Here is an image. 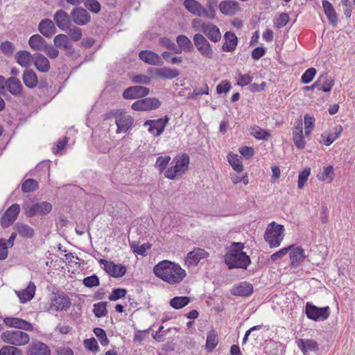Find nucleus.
I'll use <instances>...</instances> for the list:
<instances>
[{"label":"nucleus","instance_id":"obj_20","mask_svg":"<svg viewBox=\"0 0 355 355\" xmlns=\"http://www.w3.org/2000/svg\"><path fill=\"white\" fill-rule=\"evenodd\" d=\"M3 322L6 326L18 329L17 330H33V325L31 323L19 318L6 317L4 318Z\"/></svg>","mask_w":355,"mask_h":355},{"label":"nucleus","instance_id":"obj_59","mask_svg":"<svg viewBox=\"0 0 355 355\" xmlns=\"http://www.w3.org/2000/svg\"><path fill=\"white\" fill-rule=\"evenodd\" d=\"M132 81L134 83L141 85H148L151 82V78L144 74H137L132 77Z\"/></svg>","mask_w":355,"mask_h":355},{"label":"nucleus","instance_id":"obj_3","mask_svg":"<svg viewBox=\"0 0 355 355\" xmlns=\"http://www.w3.org/2000/svg\"><path fill=\"white\" fill-rule=\"evenodd\" d=\"M1 340L16 347L24 346L30 341L29 335L20 330H7L1 334Z\"/></svg>","mask_w":355,"mask_h":355},{"label":"nucleus","instance_id":"obj_19","mask_svg":"<svg viewBox=\"0 0 355 355\" xmlns=\"http://www.w3.org/2000/svg\"><path fill=\"white\" fill-rule=\"evenodd\" d=\"M209 257V252L205 250L195 248L192 251L189 252L186 258V263L188 266H196L200 260L206 259Z\"/></svg>","mask_w":355,"mask_h":355},{"label":"nucleus","instance_id":"obj_56","mask_svg":"<svg viewBox=\"0 0 355 355\" xmlns=\"http://www.w3.org/2000/svg\"><path fill=\"white\" fill-rule=\"evenodd\" d=\"M311 169L309 168H305L300 173L298 176L297 187L299 189H302L310 175Z\"/></svg>","mask_w":355,"mask_h":355},{"label":"nucleus","instance_id":"obj_39","mask_svg":"<svg viewBox=\"0 0 355 355\" xmlns=\"http://www.w3.org/2000/svg\"><path fill=\"white\" fill-rule=\"evenodd\" d=\"M15 229L20 236L26 239H31L35 235V230L28 225L23 223H17Z\"/></svg>","mask_w":355,"mask_h":355},{"label":"nucleus","instance_id":"obj_6","mask_svg":"<svg viewBox=\"0 0 355 355\" xmlns=\"http://www.w3.org/2000/svg\"><path fill=\"white\" fill-rule=\"evenodd\" d=\"M71 304V300L67 295L63 293H53L51 295L50 302L46 304L44 309L50 313L67 311Z\"/></svg>","mask_w":355,"mask_h":355},{"label":"nucleus","instance_id":"obj_23","mask_svg":"<svg viewBox=\"0 0 355 355\" xmlns=\"http://www.w3.org/2000/svg\"><path fill=\"white\" fill-rule=\"evenodd\" d=\"M27 355H51L49 347L44 343L35 341L31 343L26 350Z\"/></svg>","mask_w":355,"mask_h":355},{"label":"nucleus","instance_id":"obj_10","mask_svg":"<svg viewBox=\"0 0 355 355\" xmlns=\"http://www.w3.org/2000/svg\"><path fill=\"white\" fill-rule=\"evenodd\" d=\"M193 43L200 54L207 58H211L213 50L207 39L202 34L197 33L193 36Z\"/></svg>","mask_w":355,"mask_h":355},{"label":"nucleus","instance_id":"obj_22","mask_svg":"<svg viewBox=\"0 0 355 355\" xmlns=\"http://www.w3.org/2000/svg\"><path fill=\"white\" fill-rule=\"evenodd\" d=\"M183 5L191 14L205 17V8L197 0H184Z\"/></svg>","mask_w":355,"mask_h":355},{"label":"nucleus","instance_id":"obj_38","mask_svg":"<svg viewBox=\"0 0 355 355\" xmlns=\"http://www.w3.org/2000/svg\"><path fill=\"white\" fill-rule=\"evenodd\" d=\"M22 80L24 85L28 88H35L38 83L36 73L31 69H26L24 71Z\"/></svg>","mask_w":355,"mask_h":355},{"label":"nucleus","instance_id":"obj_27","mask_svg":"<svg viewBox=\"0 0 355 355\" xmlns=\"http://www.w3.org/2000/svg\"><path fill=\"white\" fill-rule=\"evenodd\" d=\"M40 33L46 37H51L56 31L54 23L49 19H42L38 26Z\"/></svg>","mask_w":355,"mask_h":355},{"label":"nucleus","instance_id":"obj_35","mask_svg":"<svg viewBox=\"0 0 355 355\" xmlns=\"http://www.w3.org/2000/svg\"><path fill=\"white\" fill-rule=\"evenodd\" d=\"M16 62L23 67H28L33 61L34 55L27 51H19L15 54Z\"/></svg>","mask_w":355,"mask_h":355},{"label":"nucleus","instance_id":"obj_31","mask_svg":"<svg viewBox=\"0 0 355 355\" xmlns=\"http://www.w3.org/2000/svg\"><path fill=\"white\" fill-rule=\"evenodd\" d=\"M220 11L225 15H234L239 9V4L234 1L225 0L218 5Z\"/></svg>","mask_w":355,"mask_h":355},{"label":"nucleus","instance_id":"obj_32","mask_svg":"<svg viewBox=\"0 0 355 355\" xmlns=\"http://www.w3.org/2000/svg\"><path fill=\"white\" fill-rule=\"evenodd\" d=\"M33 62L35 68L40 72L46 73L50 69L49 60L41 53L34 54Z\"/></svg>","mask_w":355,"mask_h":355},{"label":"nucleus","instance_id":"obj_2","mask_svg":"<svg viewBox=\"0 0 355 355\" xmlns=\"http://www.w3.org/2000/svg\"><path fill=\"white\" fill-rule=\"evenodd\" d=\"M243 248L244 245L242 243H232L228 252L224 256V261L229 269H247L251 263L250 257L243 251Z\"/></svg>","mask_w":355,"mask_h":355},{"label":"nucleus","instance_id":"obj_17","mask_svg":"<svg viewBox=\"0 0 355 355\" xmlns=\"http://www.w3.org/2000/svg\"><path fill=\"white\" fill-rule=\"evenodd\" d=\"M149 89L144 86H132L125 89L123 92L125 99H135L146 96L149 94Z\"/></svg>","mask_w":355,"mask_h":355},{"label":"nucleus","instance_id":"obj_7","mask_svg":"<svg viewBox=\"0 0 355 355\" xmlns=\"http://www.w3.org/2000/svg\"><path fill=\"white\" fill-rule=\"evenodd\" d=\"M112 116L115 119V123L117 129L116 132H125L132 126L133 119L125 114L122 110H116L111 112Z\"/></svg>","mask_w":355,"mask_h":355},{"label":"nucleus","instance_id":"obj_15","mask_svg":"<svg viewBox=\"0 0 355 355\" xmlns=\"http://www.w3.org/2000/svg\"><path fill=\"white\" fill-rule=\"evenodd\" d=\"M99 262L104 265V270L110 275L114 277H121L123 276L126 272V267L120 264H115L112 261L105 259H101Z\"/></svg>","mask_w":355,"mask_h":355},{"label":"nucleus","instance_id":"obj_11","mask_svg":"<svg viewBox=\"0 0 355 355\" xmlns=\"http://www.w3.org/2000/svg\"><path fill=\"white\" fill-rule=\"evenodd\" d=\"M159 101L156 98H146L138 100L132 104V108L136 111L151 110L159 107Z\"/></svg>","mask_w":355,"mask_h":355},{"label":"nucleus","instance_id":"obj_21","mask_svg":"<svg viewBox=\"0 0 355 355\" xmlns=\"http://www.w3.org/2000/svg\"><path fill=\"white\" fill-rule=\"evenodd\" d=\"M53 43L55 47L62 48L67 55H71L74 53V49L70 43L67 35L64 34L57 35L53 39Z\"/></svg>","mask_w":355,"mask_h":355},{"label":"nucleus","instance_id":"obj_51","mask_svg":"<svg viewBox=\"0 0 355 355\" xmlns=\"http://www.w3.org/2000/svg\"><path fill=\"white\" fill-rule=\"evenodd\" d=\"M251 135L258 139L267 140L270 134L258 126H254L251 129Z\"/></svg>","mask_w":355,"mask_h":355},{"label":"nucleus","instance_id":"obj_60","mask_svg":"<svg viewBox=\"0 0 355 355\" xmlns=\"http://www.w3.org/2000/svg\"><path fill=\"white\" fill-rule=\"evenodd\" d=\"M83 284L88 288H92L99 285V279L96 275L84 278Z\"/></svg>","mask_w":355,"mask_h":355},{"label":"nucleus","instance_id":"obj_26","mask_svg":"<svg viewBox=\"0 0 355 355\" xmlns=\"http://www.w3.org/2000/svg\"><path fill=\"white\" fill-rule=\"evenodd\" d=\"M343 132V127L340 125H336L332 132H325L320 136V142L328 146H330L336 139H337Z\"/></svg>","mask_w":355,"mask_h":355},{"label":"nucleus","instance_id":"obj_12","mask_svg":"<svg viewBox=\"0 0 355 355\" xmlns=\"http://www.w3.org/2000/svg\"><path fill=\"white\" fill-rule=\"evenodd\" d=\"M200 31L213 42H218L221 39V33L218 27L211 22H202Z\"/></svg>","mask_w":355,"mask_h":355},{"label":"nucleus","instance_id":"obj_46","mask_svg":"<svg viewBox=\"0 0 355 355\" xmlns=\"http://www.w3.org/2000/svg\"><path fill=\"white\" fill-rule=\"evenodd\" d=\"M218 339L216 331L212 330L207 334L206 349L211 352L218 345Z\"/></svg>","mask_w":355,"mask_h":355},{"label":"nucleus","instance_id":"obj_62","mask_svg":"<svg viewBox=\"0 0 355 355\" xmlns=\"http://www.w3.org/2000/svg\"><path fill=\"white\" fill-rule=\"evenodd\" d=\"M289 21V16L287 13H282L275 20V25L277 28H281L285 26Z\"/></svg>","mask_w":355,"mask_h":355},{"label":"nucleus","instance_id":"obj_18","mask_svg":"<svg viewBox=\"0 0 355 355\" xmlns=\"http://www.w3.org/2000/svg\"><path fill=\"white\" fill-rule=\"evenodd\" d=\"M71 16L64 10L60 9L53 15L56 26L62 31H67L71 25Z\"/></svg>","mask_w":355,"mask_h":355},{"label":"nucleus","instance_id":"obj_37","mask_svg":"<svg viewBox=\"0 0 355 355\" xmlns=\"http://www.w3.org/2000/svg\"><path fill=\"white\" fill-rule=\"evenodd\" d=\"M322 3L329 23L335 26L338 22V17L332 4L327 0L322 1Z\"/></svg>","mask_w":355,"mask_h":355},{"label":"nucleus","instance_id":"obj_16","mask_svg":"<svg viewBox=\"0 0 355 355\" xmlns=\"http://www.w3.org/2000/svg\"><path fill=\"white\" fill-rule=\"evenodd\" d=\"M20 211L18 204L11 205L3 214L1 219V225L3 227H8L14 223Z\"/></svg>","mask_w":355,"mask_h":355},{"label":"nucleus","instance_id":"obj_29","mask_svg":"<svg viewBox=\"0 0 355 355\" xmlns=\"http://www.w3.org/2000/svg\"><path fill=\"white\" fill-rule=\"evenodd\" d=\"M35 289V285L33 282H31L25 289L23 291H15V293L19 297L20 302L21 303H26L34 297Z\"/></svg>","mask_w":355,"mask_h":355},{"label":"nucleus","instance_id":"obj_4","mask_svg":"<svg viewBox=\"0 0 355 355\" xmlns=\"http://www.w3.org/2000/svg\"><path fill=\"white\" fill-rule=\"evenodd\" d=\"M284 227L275 222L270 223L264 233V239L270 248H277L280 245L283 240Z\"/></svg>","mask_w":355,"mask_h":355},{"label":"nucleus","instance_id":"obj_33","mask_svg":"<svg viewBox=\"0 0 355 355\" xmlns=\"http://www.w3.org/2000/svg\"><path fill=\"white\" fill-rule=\"evenodd\" d=\"M293 251L290 253L291 266L293 267L300 265L306 257L304 250L300 247L293 248Z\"/></svg>","mask_w":355,"mask_h":355},{"label":"nucleus","instance_id":"obj_28","mask_svg":"<svg viewBox=\"0 0 355 355\" xmlns=\"http://www.w3.org/2000/svg\"><path fill=\"white\" fill-rule=\"evenodd\" d=\"M253 292V286L251 284L243 282L234 286L232 289V294L234 295L248 297Z\"/></svg>","mask_w":355,"mask_h":355},{"label":"nucleus","instance_id":"obj_50","mask_svg":"<svg viewBox=\"0 0 355 355\" xmlns=\"http://www.w3.org/2000/svg\"><path fill=\"white\" fill-rule=\"evenodd\" d=\"M38 187V183L33 179H28L21 184V190L25 193H28L36 190Z\"/></svg>","mask_w":355,"mask_h":355},{"label":"nucleus","instance_id":"obj_64","mask_svg":"<svg viewBox=\"0 0 355 355\" xmlns=\"http://www.w3.org/2000/svg\"><path fill=\"white\" fill-rule=\"evenodd\" d=\"M67 31L69 37L73 41L77 42L81 39L83 34L80 28L74 26L71 28H69Z\"/></svg>","mask_w":355,"mask_h":355},{"label":"nucleus","instance_id":"obj_8","mask_svg":"<svg viewBox=\"0 0 355 355\" xmlns=\"http://www.w3.org/2000/svg\"><path fill=\"white\" fill-rule=\"evenodd\" d=\"M305 312L308 318L315 321H323L329 318L330 309L329 306L318 308L310 302H307L305 306Z\"/></svg>","mask_w":355,"mask_h":355},{"label":"nucleus","instance_id":"obj_48","mask_svg":"<svg viewBox=\"0 0 355 355\" xmlns=\"http://www.w3.org/2000/svg\"><path fill=\"white\" fill-rule=\"evenodd\" d=\"M0 355H23V353L18 347L9 345L0 349Z\"/></svg>","mask_w":355,"mask_h":355},{"label":"nucleus","instance_id":"obj_25","mask_svg":"<svg viewBox=\"0 0 355 355\" xmlns=\"http://www.w3.org/2000/svg\"><path fill=\"white\" fill-rule=\"evenodd\" d=\"M6 89L15 96H20L23 94V85L20 80L15 77L6 79Z\"/></svg>","mask_w":355,"mask_h":355},{"label":"nucleus","instance_id":"obj_53","mask_svg":"<svg viewBox=\"0 0 355 355\" xmlns=\"http://www.w3.org/2000/svg\"><path fill=\"white\" fill-rule=\"evenodd\" d=\"M316 73V70L313 67L309 68L305 71V72L302 74L301 77V82L304 84H308L312 81Z\"/></svg>","mask_w":355,"mask_h":355},{"label":"nucleus","instance_id":"obj_54","mask_svg":"<svg viewBox=\"0 0 355 355\" xmlns=\"http://www.w3.org/2000/svg\"><path fill=\"white\" fill-rule=\"evenodd\" d=\"M94 332L103 346L108 345L109 340L107 339L105 330L101 328L96 327L94 329Z\"/></svg>","mask_w":355,"mask_h":355},{"label":"nucleus","instance_id":"obj_14","mask_svg":"<svg viewBox=\"0 0 355 355\" xmlns=\"http://www.w3.org/2000/svg\"><path fill=\"white\" fill-rule=\"evenodd\" d=\"M72 21L78 26H85L91 21L89 13L84 8L76 7L70 13Z\"/></svg>","mask_w":355,"mask_h":355},{"label":"nucleus","instance_id":"obj_55","mask_svg":"<svg viewBox=\"0 0 355 355\" xmlns=\"http://www.w3.org/2000/svg\"><path fill=\"white\" fill-rule=\"evenodd\" d=\"M85 6L95 14L98 13L101 9V6L97 0H86Z\"/></svg>","mask_w":355,"mask_h":355},{"label":"nucleus","instance_id":"obj_45","mask_svg":"<svg viewBox=\"0 0 355 355\" xmlns=\"http://www.w3.org/2000/svg\"><path fill=\"white\" fill-rule=\"evenodd\" d=\"M227 160L232 168L237 173H241L243 171L242 162L237 155L233 153L229 154Z\"/></svg>","mask_w":355,"mask_h":355},{"label":"nucleus","instance_id":"obj_30","mask_svg":"<svg viewBox=\"0 0 355 355\" xmlns=\"http://www.w3.org/2000/svg\"><path fill=\"white\" fill-rule=\"evenodd\" d=\"M225 43L223 44L222 49L225 52H232L236 49L238 44V39L236 35L227 31L224 35Z\"/></svg>","mask_w":355,"mask_h":355},{"label":"nucleus","instance_id":"obj_13","mask_svg":"<svg viewBox=\"0 0 355 355\" xmlns=\"http://www.w3.org/2000/svg\"><path fill=\"white\" fill-rule=\"evenodd\" d=\"M168 120V117L166 116L164 119L148 120L144 123V125L149 127L148 131L153 136H159L164 132Z\"/></svg>","mask_w":355,"mask_h":355},{"label":"nucleus","instance_id":"obj_5","mask_svg":"<svg viewBox=\"0 0 355 355\" xmlns=\"http://www.w3.org/2000/svg\"><path fill=\"white\" fill-rule=\"evenodd\" d=\"M175 164L171 168L165 171V176L170 179L173 180L177 176L182 175L188 169L189 164V157L187 154H182L174 158L171 164Z\"/></svg>","mask_w":355,"mask_h":355},{"label":"nucleus","instance_id":"obj_61","mask_svg":"<svg viewBox=\"0 0 355 355\" xmlns=\"http://www.w3.org/2000/svg\"><path fill=\"white\" fill-rule=\"evenodd\" d=\"M170 159L171 158L168 156L159 157L157 158L155 166L160 172H162L166 168Z\"/></svg>","mask_w":355,"mask_h":355},{"label":"nucleus","instance_id":"obj_41","mask_svg":"<svg viewBox=\"0 0 355 355\" xmlns=\"http://www.w3.org/2000/svg\"><path fill=\"white\" fill-rule=\"evenodd\" d=\"M218 0H206L205 17L214 19L216 17Z\"/></svg>","mask_w":355,"mask_h":355},{"label":"nucleus","instance_id":"obj_44","mask_svg":"<svg viewBox=\"0 0 355 355\" xmlns=\"http://www.w3.org/2000/svg\"><path fill=\"white\" fill-rule=\"evenodd\" d=\"M190 302L191 299L187 296H177L173 297L169 303L173 309H180L186 306Z\"/></svg>","mask_w":355,"mask_h":355},{"label":"nucleus","instance_id":"obj_43","mask_svg":"<svg viewBox=\"0 0 355 355\" xmlns=\"http://www.w3.org/2000/svg\"><path fill=\"white\" fill-rule=\"evenodd\" d=\"M176 42L178 45L187 52H191L193 51V46L191 41L184 35H180L176 37Z\"/></svg>","mask_w":355,"mask_h":355},{"label":"nucleus","instance_id":"obj_36","mask_svg":"<svg viewBox=\"0 0 355 355\" xmlns=\"http://www.w3.org/2000/svg\"><path fill=\"white\" fill-rule=\"evenodd\" d=\"M155 74L163 79H173L180 75V71L175 68L162 67L156 69Z\"/></svg>","mask_w":355,"mask_h":355},{"label":"nucleus","instance_id":"obj_52","mask_svg":"<svg viewBox=\"0 0 355 355\" xmlns=\"http://www.w3.org/2000/svg\"><path fill=\"white\" fill-rule=\"evenodd\" d=\"M106 302H98L94 306V313L97 318L105 316L107 311L106 309Z\"/></svg>","mask_w":355,"mask_h":355},{"label":"nucleus","instance_id":"obj_34","mask_svg":"<svg viewBox=\"0 0 355 355\" xmlns=\"http://www.w3.org/2000/svg\"><path fill=\"white\" fill-rule=\"evenodd\" d=\"M297 345L304 355L309 352H316L319 349L317 342L312 339H300Z\"/></svg>","mask_w":355,"mask_h":355},{"label":"nucleus","instance_id":"obj_42","mask_svg":"<svg viewBox=\"0 0 355 355\" xmlns=\"http://www.w3.org/2000/svg\"><path fill=\"white\" fill-rule=\"evenodd\" d=\"M317 82H318V89L324 92H329L334 85V80L327 75L320 76Z\"/></svg>","mask_w":355,"mask_h":355},{"label":"nucleus","instance_id":"obj_47","mask_svg":"<svg viewBox=\"0 0 355 355\" xmlns=\"http://www.w3.org/2000/svg\"><path fill=\"white\" fill-rule=\"evenodd\" d=\"M334 176V168L332 166H327L323 171L318 175V178L321 181L327 182H331Z\"/></svg>","mask_w":355,"mask_h":355},{"label":"nucleus","instance_id":"obj_9","mask_svg":"<svg viewBox=\"0 0 355 355\" xmlns=\"http://www.w3.org/2000/svg\"><path fill=\"white\" fill-rule=\"evenodd\" d=\"M24 213L28 217H33L36 215H46L52 210V205L49 202H41L32 205L24 206Z\"/></svg>","mask_w":355,"mask_h":355},{"label":"nucleus","instance_id":"obj_40","mask_svg":"<svg viewBox=\"0 0 355 355\" xmlns=\"http://www.w3.org/2000/svg\"><path fill=\"white\" fill-rule=\"evenodd\" d=\"M46 44V40L38 34L32 35L28 40L29 46L34 51H42Z\"/></svg>","mask_w":355,"mask_h":355},{"label":"nucleus","instance_id":"obj_63","mask_svg":"<svg viewBox=\"0 0 355 355\" xmlns=\"http://www.w3.org/2000/svg\"><path fill=\"white\" fill-rule=\"evenodd\" d=\"M126 293H127V291L124 288L114 289L109 296V300L110 301L118 300L119 299L125 297L126 295Z\"/></svg>","mask_w":355,"mask_h":355},{"label":"nucleus","instance_id":"obj_1","mask_svg":"<svg viewBox=\"0 0 355 355\" xmlns=\"http://www.w3.org/2000/svg\"><path fill=\"white\" fill-rule=\"evenodd\" d=\"M153 272L157 277L170 284L180 283L187 275L180 265L167 260L155 265Z\"/></svg>","mask_w":355,"mask_h":355},{"label":"nucleus","instance_id":"obj_24","mask_svg":"<svg viewBox=\"0 0 355 355\" xmlns=\"http://www.w3.org/2000/svg\"><path fill=\"white\" fill-rule=\"evenodd\" d=\"M139 56L142 61L148 64L156 66H161L163 64L162 58L152 51H141L139 52Z\"/></svg>","mask_w":355,"mask_h":355},{"label":"nucleus","instance_id":"obj_57","mask_svg":"<svg viewBox=\"0 0 355 355\" xmlns=\"http://www.w3.org/2000/svg\"><path fill=\"white\" fill-rule=\"evenodd\" d=\"M171 53L169 51H164L162 53V57L168 63L171 64H180L182 62V57L178 56H172Z\"/></svg>","mask_w":355,"mask_h":355},{"label":"nucleus","instance_id":"obj_58","mask_svg":"<svg viewBox=\"0 0 355 355\" xmlns=\"http://www.w3.org/2000/svg\"><path fill=\"white\" fill-rule=\"evenodd\" d=\"M237 85L241 87L249 85L252 80V77L249 74L237 73L236 76Z\"/></svg>","mask_w":355,"mask_h":355},{"label":"nucleus","instance_id":"obj_49","mask_svg":"<svg viewBox=\"0 0 355 355\" xmlns=\"http://www.w3.org/2000/svg\"><path fill=\"white\" fill-rule=\"evenodd\" d=\"M304 134L309 136L315 127V118L309 114L304 116Z\"/></svg>","mask_w":355,"mask_h":355}]
</instances>
